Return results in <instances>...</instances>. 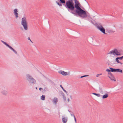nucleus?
Returning <instances> with one entry per match:
<instances>
[{
    "label": "nucleus",
    "instance_id": "nucleus-1",
    "mask_svg": "<svg viewBox=\"0 0 123 123\" xmlns=\"http://www.w3.org/2000/svg\"><path fill=\"white\" fill-rule=\"evenodd\" d=\"M63 5L67 8L68 11L77 16V15L83 18L87 17L86 11L80 8L79 2L77 0H68L66 2V4Z\"/></svg>",
    "mask_w": 123,
    "mask_h": 123
},
{
    "label": "nucleus",
    "instance_id": "nucleus-2",
    "mask_svg": "<svg viewBox=\"0 0 123 123\" xmlns=\"http://www.w3.org/2000/svg\"><path fill=\"white\" fill-rule=\"evenodd\" d=\"M122 51L121 50H118L117 49H115L114 50L110 51L108 54H112L114 55H116L117 56H120L122 55Z\"/></svg>",
    "mask_w": 123,
    "mask_h": 123
},
{
    "label": "nucleus",
    "instance_id": "nucleus-3",
    "mask_svg": "<svg viewBox=\"0 0 123 123\" xmlns=\"http://www.w3.org/2000/svg\"><path fill=\"white\" fill-rule=\"evenodd\" d=\"M95 25L97 28L103 34H107V33H105V29L100 23H96Z\"/></svg>",
    "mask_w": 123,
    "mask_h": 123
},
{
    "label": "nucleus",
    "instance_id": "nucleus-4",
    "mask_svg": "<svg viewBox=\"0 0 123 123\" xmlns=\"http://www.w3.org/2000/svg\"><path fill=\"white\" fill-rule=\"evenodd\" d=\"M26 79L30 83L34 84L36 83V80L29 74L26 75Z\"/></svg>",
    "mask_w": 123,
    "mask_h": 123
},
{
    "label": "nucleus",
    "instance_id": "nucleus-5",
    "mask_svg": "<svg viewBox=\"0 0 123 123\" xmlns=\"http://www.w3.org/2000/svg\"><path fill=\"white\" fill-rule=\"evenodd\" d=\"M109 68L110 69H107L106 70V71L108 72V73H110L111 72H118L121 73L123 72L122 70L120 69H115L111 67H109Z\"/></svg>",
    "mask_w": 123,
    "mask_h": 123
},
{
    "label": "nucleus",
    "instance_id": "nucleus-6",
    "mask_svg": "<svg viewBox=\"0 0 123 123\" xmlns=\"http://www.w3.org/2000/svg\"><path fill=\"white\" fill-rule=\"evenodd\" d=\"M21 24L23 26L24 29L26 30H27L28 29V26L25 17H24L22 18Z\"/></svg>",
    "mask_w": 123,
    "mask_h": 123
},
{
    "label": "nucleus",
    "instance_id": "nucleus-7",
    "mask_svg": "<svg viewBox=\"0 0 123 123\" xmlns=\"http://www.w3.org/2000/svg\"><path fill=\"white\" fill-rule=\"evenodd\" d=\"M5 45L8 47L9 48L11 49L12 50L13 52L16 55H17V51L15 50L12 48L11 46L10 45H9V44H7L6 42L4 41L3 43Z\"/></svg>",
    "mask_w": 123,
    "mask_h": 123
},
{
    "label": "nucleus",
    "instance_id": "nucleus-8",
    "mask_svg": "<svg viewBox=\"0 0 123 123\" xmlns=\"http://www.w3.org/2000/svg\"><path fill=\"white\" fill-rule=\"evenodd\" d=\"M58 72L59 73L61 74L64 76H66L68 74H69V72H68V74H67V72H65V71L62 70L59 71Z\"/></svg>",
    "mask_w": 123,
    "mask_h": 123
},
{
    "label": "nucleus",
    "instance_id": "nucleus-9",
    "mask_svg": "<svg viewBox=\"0 0 123 123\" xmlns=\"http://www.w3.org/2000/svg\"><path fill=\"white\" fill-rule=\"evenodd\" d=\"M108 77H109L111 80L112 81H116V79L113 75L112 76H110L109 75H108Z\"/></svg>",
    "mask_w": 123,
    "mask_h": 123
},
{
    "label": "nucleus",
    "instance_id": "nucleus-10",
    "mask_svg": "<svg viewBox=\"0 0 123 123\" xmlns=\"http://www.w3.org/2000/svg\"><path fill=\"white\" fill-rule=\"evenodd\" d=\"M62 121L63 123H66L67 122L68 120L67 117H63L62 118Z\"/></svg>",
    "mask_w": 123,
    "mask_h": 123
},
{
    "label": "nucleus",
    "instance_id": "nucleus-11",
    "mask_svg": "<svg viewBox=\"0 0 123 123\" xmlns=\"http://www.w3.org/2000/svg\"><path fill=\"white\" fill-rule=\"evenodd\" d=\"M61 94L63 96V98L64 101L66 100V98L63 92H62L61 93Z\"/></svg>",
    "mask_w": 123,
    "mask_h": 123
},
{
    "label": "nucleus",
    "instance_id": "nucleus-12",
    "mask_svg": "<svg viewBox=\"0 0 123 123\" xmlns=\"http://www.w3.org/2000/svg\"><path fill=\"white\" fill-rule=\"evenodd\" d=\"M106 32L109 33H113L115 32V31H113L112 30H106Z\"/></svg>",
    "mask_w": 123,
    "mask_h": 123
},
{
    "label": "nucleus",
    "instance_id": "nucleus-13",
    "mask_svg": "<svg viewBox=\"0 0 123 123\" xmlns=\"http://www.w3.org/2000/svg\"><path fill=\"white\" fill-rule=\"evenodd\" d=\"M3 94L5 95L6 96L7 95V91L5 90H4L1 92Z\"/></svg>",
    "mask_w": 123,
    "mask_h": 123
},
{
    "label": "nucleus",
    "instance_id": "nucleus-14",
    "mask_svg": "<svg viewBox=\"0 0 123 123\" xmlns=\"http://www.w3.org/2000/svg\"><path fill=\"white\" fill-rule=\"evenodd\" d=\"M58 99L57 98H54L53 101L54 102L55 104H56L58 102Z\"/></svg>",
    "mask_w": 123,
    "mask_h": 123
},
{
    "label": "nucleus",
    "instance_id": "nucleus-15",
    "mask_svg": "<svg viewBox=\"0 0 123 123\" xmlns=\"http://www.w3.org/2000/svg\"><path fill=\"white\" fill-rule=\"evenodd\" d=\"M108 96V95L107 94H105L104 95L102 96V98L105 99L107 98Z\"/></svg>",
    "mask_w": 123,
    "mask_h": 123
},
{
    "label": "nucleus",
    "instance_id": "nucleus-16",
    "mask_svg": "<svg viewBox=\"0 0 123 123\" xmlns=\"http://www.w3.org/2000/svg\"><path fill=\"white\" fill-rule=\"evenodd\" d=\"M41 99L43 100H45V96L44 95H42V96L41 97Z\"/></svg>",
    "mask_w": 123,
    "mask_h": 123
},
{
    "label": "nucleus",
    "instance_id": "nucleus-17",
    "mask_svg": "<svg viewBox=\"0 0 123 123\" xmlns=\"http://www.w3.org/2000/svg\"><path fill=\"white\" fill-rule=\"evenodd\" d=\"M60 86L61 87V88L62 89L63 91H64L68 95V94L67 92L64 89L63 87L62 86V85H60Z\"/></svg>",
    "mask_w": 123,
    "mask_h": 123
},
{
    "label": "nucleus",
    "instance_id": "nucleus-18",
    "mask_svg": "<svg viewBox=\"0 0 123 123\" xmlns=\"http://www.w3.org/2000/svg\"><path fill=\"white\" fill-rule=\"evenodd\" d=\"M59 2L60 3L64 4L65 3V0H59Z\"/></svg>",
    "mask_w": 123,
    "mask_h": 123
},
{
    "label": "nucleus",
    "instance_id": "nucleus-19",
    "mask_svg": "<svg viewBox=\"0 0 123 123\" xmlns=\"http://www.w3.org/2000/svg\"><path fill=\"white\" fill-rule=\"evenodd\" d=\"M92 94L95 95L98 97H100L101 96V95L99 93L97 94L96 93H93Z\"/></svg>",
    "mask_w": 123,
    "mask_h": 123
},
{
    "label": "nucleus",
    "instance_id": "nucleus-20",
    "mask_svg": "<svg viewBox=\"0 0 123 123\" xmlns=\"http://www.w3.org/2000/svg\"><path fill=\"white\" fill-rule=\"evenodd\" d=\"M68 111L69 112L71 113V115L72 116H73L74 117L75 116L73 114V113L71 111H69V110H68Z\"/></svg>",
    "mask_w": 123,
    "mask_h": 123
},
{
    "label": "nucleus",
    "instance_id": "nucleus-21",
    "mask_svg": "<svg viewBox=\"0 0 123 123\" xmlns=\"http://www.w3.org/2000/svg\"><path fill=\"white\" fill-rule=\"evenodd\" d=\"M14 14L15 15L16 18H17L18 17V14L17 12V13H14Z\"/></svg>",
    "mask_w": 123,
    "mask_h": 123
},
{
    "label": "nucleus",
    "instance_id": "nucleus-22",
    "mask_svg": "<svg viewBox=\"0 0 123 123\" xmlns=\"http://www.w3.org/2000/svg\"><path fill=\"white\" fill-rule=\"evenodd\" d=\"M99 92L100 93H103V91H102V89L101 88L99 87Z\"/></svg>",
    "mask_w": 123,
    "mask_h": 123
},
{
    "label": "nucleus",
    "instance_id": "nucleus-23",
    "mask_svg": "<svg viewBox=\"0 0 123 123\" xmlns=\"http://www.w3.org/2000/svg\"><path fill=\"white\" fill-rule=\"evenodd\" d=\"M18 12V10L17 9H15L14 10V13H15Z\"/></svg>",
    "mask_w": 123,
    "mask_h": 123
},
{
    "label": "nucleus",
    "instance_id": "nucleus-24",
    "mask_svg": "<svg viewBox=\"0 0 123 123\" xmlns=\"http://www.w3.org/2000/svg\"><path fill=\"white\" fill-rule=\"evenodd\" d=\"M115 60H116V61L117 62V63H119V61L118 60V58L117 57L116 58Z\"/></svg>",
    "mask_w": 123,
    "mask_h": 123
},
{
    "label": "nucleus",
    "instance_id": "nucleus-25",
    "mask_svg": "<svg viewBox=\"0 0 123 123\" xmlns=\"http://www.w3.org/2000/svg\"><path fill=\"white\" fill-rule=\"evenodd\" d=\"M108 74L110 76H112L113 75L112 74V73L111 72L110 73H108Z\"/></svg>",
    "mask_w": 123,
    "mask_h": 123
},
{
    "label": "nucleus",
    "instance_id": "nucleus-26",
    "mask_svg": "<svg viewBox=\"0 0 123 123\" xmlns=\"http://www.w3.org/2000/svg\"><path fill=\"white\" fill-rule=\"evenodd\" d=\"M89 76V75H83V76H81V77H80V78H83V77H87V76Z\"/></svg>",
    "mask_w": 123,
    "mask_h": 123
},
{
    "label": "nucleus",
    "instance_id": "nucleus-27",
    "mask_svg": "<svg viewBox=\"0 0 123 123\" xmlns=\"http://www.w3.org/2000/svg\"><path fill=\"white\" fill-rule=\"evenodd\" d=\"M117 58H118V59H119V60H122L121 57H118Z\"/></svg>",
    "mask_w": 123,
    "mask_h": 123
},
{
    "label": "nucleus",
    "instance_id": "nucleus-28",
    "mask_svg": "<svg viewBox=\"0 0 123 123\" xmlns=\"http://www.w3.org/2000/svg\"><path fill=\"white\" fill-rule=\"evenodd\" d=\"M28 40H30V41L32 43H33V42L31 41V39L29 37H28Z\"/></svg>",
    "mask_w": 123,
    "mask_h": 123
},
{
    "label": "nucleus",
    "instance_id": "nucleus-29",
    "mask_svg": "<svg viewBox=\"0 0 123 123\" xmlns=\"http://www.w3.org/2000/svg\"><path fill=\"white\" fill-rule=\"evenodd\" d=\"M43 90V88L41 87H40L39 88V90L40 91H42Z\"/></svg>",
    "mask_w": 123,
    "mask_h": 123
},
{
    "label": "nucleus",
    "instance_id": "nucleus-30",
    "mask_svg": "<svg viewBox=\"0 0 123 123\" xmlns=\"http://www.w3.org/2000/svg\"><path fill=\"white\" fill-rule=\"evenodd\" d=\"M56 3H57V4L59 5V4H60V3H59L58 2H57V1H56Z\"/></svg>",
    "mask_w": 123,
    "mask_h": 123
},
{
    "label": "nucleus",
    "instance_id": "nucleus-31",
    "mask_svg": "<svg viewBox=\"0 0 123 123\" xmlns=\"http://www.w3.org/2000/svg\"><path fill=\"white\" fill-rule=\"evenodd\" d=\"M74 117V120H75V122H76V118L75 116Z\"/></svg>",
    "mask_w": 123,
    "mask_h": 123
},
{
    "label": "nucleus",
    "instance_id": "nucleus-32",
    "mask_svg": "<svg viewBox=\"0 0 123 123\" xmlns=\"http://www.w3.org/2000/svg\"><path fill=\"white\" fill-rule=\"evenodd\" d=\"M46 91V90L45 89H43V92H45Z\"/></svg>",
    "mask_w": 123,
    "mask_h": 123
},
{
    "label": "nucleus",
    "instance_id": "nucleus-33",
    "mask_svg": "<svg viewBox=\"0 0 123 123\" xmlns=\"http://www.w3.org/2000/svg\"><path fill=\"white\" fill-rule=\"evenodd\" d=\"M99 76V74H97V75L96 76V77H98Z\"/></svg>",
    "mask_w": 123,
    "mask_h": 123
},
{
    "label": "nucleus",
    "instance_id": "nucleus-34",
    "mask_svg": "<svg viewBox=\"0 0 123 123\" xmlns=\"http://www.w3.org/2000/svg\"><path fill=\"white\" fill-rule=\"evenodd\" d=\"M59 6H62V5L61 4V3H60V4H59Z\"/></svg>",
    "mask_w": 123,
    "mask_h": 123
},
{
    "label": "nucleus",
    "instance_id": "nucleus-35",
    "mask_svg": "<svg viewBox=\"0 0 123 123\" xmlns=\"http://www.w3.org/2000/svg\"><path fill=\"white\" fill-rule=\"evenodd\" d=\"M119 62V63H120V64H121V65H122V64H123V63H122V62Z\"/></svg>",
    "mask_w": 123,
    "mask_h": 123
},
{
    "label": "nucleus",
    "instance_id": "nucleus-36",
    "mask_svg": "<svg viewBox=\"0 0 123 123\" xmlns=\"http://www.w3.org/2000/svg\"><path fill=\"white\" fill-rule=\"evenodd\" d=\"M67 100L68 102H69V98H68V99Z\"/></svg>",
    "mask_w": 123,
    "mask_h": 123
},
{
    "label": "nucleus",
    "instance_id": "nucleus-37",
    "mask_svg": "<svg viewBox=\"0 0 123 123\" xmlns=\"http://www.w3.org/2000/svg\"><path fill=\"white\" fill-rule=\"evenodd\" d=\"M70 98L71 99H72V96L71 95H70Z\"/></svg>",
    "mask_w": 123,
    "mask_h": 123
},
{
    "label": "nucleus",
    "instance_id": "nucleus-38",
    "mask_svg": "<svg viewBox=\"0 0 123 123\" xmlns=\"http://www.w3.org/2000/svg\"><path fill=\"white\" fill-rule=\"evenodd\" d=\"M107 64H108V65H110V63H107Z\"/></svg>",
    "mask_w": 123,
    "mask_h": 123
},
{
    "label": "nucleus",
    "instance_id": "nucleus-39",
    "mask_svg": "<svg viewBox=\"0 0 123 123\" xmlns=\"http://www.w3.org/2000/svg\"><path fill=\"white\" fill-rule=\"evenodd\" d=\"M1 42L3 43V42H4V41H3L2 40H1Z\"/></svg>",
    "mask_w": 123,
    "mask_h": 123
},
{
    "label": "nucleus",
    "instance_id": "nucleus-40",
    "mask_svg": "<svg viewBox=\"0 0 123 123\" xmlns=\"http://www.w3.org/2000/svg\"><path fill=\"white\" fill-rule=\"evenodd\" d=\"M1 42L3 43V42H4V41H3L2 40H1Z\"/></svg>",
    "mask_w": 123,
    "mask_h": 123
},
{
    "label": "nucleus",
    "instance_id": "nucleus-41",
    "mask_svg": "<svg viewBox=\"0 0 123 123\" xmlns=\"http://www.w3.org/2000/svg\"><path fill=\"white\" fill-rule=\"evenodd\" d=\"M121 57L123 59V56H121Z\"/></svg>",
    "mask_w": 123,
    "mask_h": 123
},
{
    "label": "nucleus",
    "instance_id": "nucleus-42",
    "mask_svg": "<svg viewBox=\"0 0 123 123\" xmlns=\"http://www.w3.org/2000/svg\"><path fill=\"white\" fill-rule=\"evenodd\" d=\"M99 74V75H101L102 74Z\"/></svg>",
    "mask_w": 123,
    "mask_h": 123
},
{
    "label": "nucleus",
    "instance_id": "nucleus-43",
    "mask_svg": "<svg viewBox=\"0 0 123 123\" xmlns=\"http://www.w3.org/2000/svg\"><path fill=\"white\" fill-rule=\"evenodd\" d=\"M36 89L37 90V87H36Z\"/></svg>",
    "mask_w": 123,
    "mask_h": 123
}]
</instances>
